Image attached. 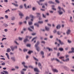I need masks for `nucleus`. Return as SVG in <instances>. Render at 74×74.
Here are the masks:
<instances>
[{
	"instance_id": "nucleus-21",
	"label": "nucleus",
	"mask_w": 74,
	"mask_h": 74,
	"mask_svg": "<svg viewBox=\"0 0 74 74\" xmlns=\"http://www.w3.org/2000/svg\"><path fill=\"white\" fill-rule=\"evenodd\" d=\"M38 23H39L40 24H42V23H43V21H38Z\"/></svg>"
},
{
	"instance_id": "nucleus-59",
	"label": "nucleus",
	"mask_w": 74,
	"mask_h": 74,
	"mask_svg": "<svg viewBox=\"0 0 74 74\" xmlns=\"http://www.w3.org/2000/svg\"><path fill=\"white\" fill-rule=\"evenodd\" d=\"M4 19V18L3 17H0V20H1V19Z\"/></svg>"
},
{
	"instance_id": "nucleus-42",
	"label": "nucleus",
	"mask_w": 74,
	"mask_h": 74,
	"mask_svg": "<svg viewBox=\"0 0 74 74\" xmlns=\"http://www.w3.org/2000/svg\"><path fill=\"white\" fill-rule=\"evenodd\" d=\"M42 16H43V18H46V16H45V15H44V14H42Z\"/></svg>"
},
{
	"instance_id": "nucleus-25",
	"label": "nucleus",
	"mask_w": 74,
	"mask_h": 74,
	"mask_svg": "<svg viewBox=\"0 0 74 74\" xmlns=\"http://www.w3.org/2000/svg\"><path fill=\"white\" fill-rule=\"evenodd\" d=\"M45 28L46 30H47V31H49V28H48L47 27H45Z\"/></svg>"
},
{
	"instance_id": "nucleus-52",
	"label": "nucleus",
	"mask_w": 74,
	"mask_h": 74,
	"mask_svg": "<svg viewBox=\"0 0 74 74\" xmlns=\"http://www.w3.org/2000/svg\"><path fill=\"white\" fill-rule=\"evenodd\" d=\"M6 39H7V38H3L2 39L1 41H3V40H6Z\"/></svg>"
},
{
	"instance_id": "nucleus-35",
	"label": "nucleus",
	"mask_w": 74,
	"mask_h": 74,
	"mask_svg": "<svg viewBox=\"0 0 74 74\" xmlns=\"http://www.w3.org/2000/svg\"><path fill=\"white\" fill-rule=\"evenodd\" d=\"M8 11H9V12H10V10L9 9H8V10H6L5 11V13H7V12H8Z\"/></svg>"
},
{
	"instance_id": "nucleus-49",
	"label": "nucleus",
	"mask_w": 74,
	"mask_h": 74,
	"mask_svg": "<svg viewBox=\"0 0 74 74\" xmlns=\"http://www.w3.org/2000/svg\"><path fill=\"white\" fill-rule=\"evenodd\" d=\"M30 27H31V28L32 29H34V26H30Z\"/></svg>"
},
{
	"instance_id": "nucleus-1",
	"label": "nucleus",
	"mask_w": 74,
	"mask_h": 74,
	"mask_svg": "<svg viewBox=\"0 0 74 74\" xmlns=\"http://www.w3.org/2000/svg\"><path fill=\"white\" fill-rule=\"evenodd\" d=\"M57 9L59 10L58 11V13L60 15H62L63 14V12L61 11V10H62L64 12H65V11L64 10V9L63 8H62L60 6H58Z\"/></svg>"
},
{
	"instance_id": "nucleus-50",
	"label": "nucleus",
	"mask_w": 74,
	"mask_h": 74,
	"mask_svg": "<svg viewBox=\"0 0 74 74\" xmlns=\"http://www.w3.org/2000/svg\"><path fill=\"white\" fill-rule=\"evenodd\" d=\"M23 51L24 52H26V51H27V49H23Z\"/></svg>"
},
{
	"instance_id": "nucleus-60",
	"label": "nucleus",
	"mask_w": 74,
	"mask_h": 74,
	"mask_svg": "<svg viewBox=\"0 0 74 74\" xmlns=\"http://www.w3.org/2000/svg\"><path fill=\"white\" fill-rule=\"evenodd\" d=\"M68 42L69 43H71V41L70 40H68Z\"/></svg>"
},
{
	"instance_id": "nucleus-61",
	"label": "nucleus",
	"mask_w": 74,
	"mask_h": 74,
	"mask_svg": "<svg viewBox=\"0 0 74 74\" xmlns=\"http://www.w3.org/2000/svg\"><path fill=\"white\" fill-rule=\"evenodd\" d=\"M41 42L42 43H43V44H45V42L44 41H42Z\"/></svg>"
},
{
	"instance_id": "nucleus-51",
	"label": "nucleus",
	"mask_w": 74,
	"mask_h": 74,
	"mask_svg": "<svg viewBox=\"0 0 74 74\" xmlns=\"http://www.w3.org/2000/svg\"><path fill=\"white\" fill-rule=\"evenodd\" d=\"M29 68H32V69H33V67L32 66L30 65L28 66Z\"/></svg>"
},
{
	"instance_id": "nucleus-3",
	"label": "nucleus",
	"mask_w": 74,
	"mask_h": 74,
	"mask_svg": "<svg viewBox=\"0 0 74 74\" xmlns=\"http://www.w3.org/2000/svg\"><path fill=\"white\" fill-rule=\"evenodd\" d=\"M10 48L11 49L12 51H14L15 49H17V48H18V47L17 46H16L14 47L11 46L10 47Z\"/></svg>"
},
{
	"instance_id": "nucleus-37",
	"label": "nucleus",
	"mask_w": 74,
	"mask_h": 74,
	"mask_svg": "<svg viewBox=\"0 0 74 74\" xmlns=\"http://www.w3.org/2000/svg\"><path fill=\"white\" fill-rule=\"evenodd\" d=\"M40 53L42 55H44V51H41Z\"/></svg>"
},
{
	"instance_id": "nucleus-19",
	"label": "nucleus",
	"mask_w": 74,
	"mask_h": 74,
	"mask_svg": "<svg viewBox=\"0 0 74 74\" xmlns=\"http://www.w3.org/2000/svg\"><path fill=\"white\" fill-rule=\"evenodd\" d=\"M31 27H28V30H29V31H30V32H33V30H32V29H31Z\"/></svg>"
},
{
	"instance_id": "nucleus-13",
	"label": "nucleus",
	"mask_w": 74,
	"mask_h": 74,
	"mask_svg": "<svg viewBox=\"0 0 74 74\" xmlns=\"http://www.w3.org/2000/svg\"><path fill=\"white\" fill-rule=\"evenodd\" d=\"M34 71H36V72H38L39 71L38 70V69L37 68H34Z\"/></svg>"
},
{
	"instance_id": "nucleus-10",
	"label": "nucleus",
	"mask_w": 74,
	"mask_h": 74,
	"mask_svg": "<svg viewBox=\"0 0 74 74\" xmlns=\"http://www.w3.org/2000/svg\"><path fill=\"white\" fill-rule=\"evenodd\" d=\"M11 49L10 48H8L6 50V52H7L8 53H9V52H11Z\"/></svg>"
},
{
	"instance_id": "nucleus-36",
	"label": "nucleus",
	"mask_w": 74,
	"mask_h": 74,
	"mask_svg": "<svg viewBox=\"0 0 74 74\" xmlns=\"http://www.w3.org/2000/svg\"><path fill=\"white\" fill-rule=\"evenodd\" d=\"M65 56L66 58H69V55H66Z\"/></svg>"
},
{
	"instance_id": "nucleus-16",
	"label": "nucleus",
	"mask_w": 74,
	"mask_h": 74,
	"mask_svg": "<svg viewBox=\"0 0 74 74\" xmlns=\"http://www.w3.org/2000/svg\"><path fill=\"white\" fill-rule=\"evenodd\" d=\"M38 66H39V67H40V69H41V68H42L41 64V63H40V62H39L38 64Z\"/></svg>"
},
{
	"instance_id": "nucleus-58",
	"label": "nucleus",
	"mask_w": 74,
	"mask_h": 74,
	"mask_svg": "<svg viewBox=\"0 0 74 74\" xmlns=\"http://www.w3.org/2000/svg\"><path fill=\"white\" fill-rule=\"evenodd\" d=\"M19 7L20 8H23V6L22 5H21L19 6Z\"/></svg>"
},
{
	"instance_id": "nucleus-14",
	"label": "nucleus",
	"mask_w": 74,
	"mask_h": 74,
	"mask_svg": "<svg viewBox=\"0 0 74 74\" xmlns=\"http://www.w3.org/2000/svg\"><path fill=\"white\" fill-rule=\"evenodd\" d=\"M72 19H73V17H72V16H71L70 18V21L72 23H73V20H72Z\"/></svg>"
},
{
	"instance_id": "nucleus-54",
	"label": "nucleus",
	"mask_w": 74,
	"mask_h": 74,
	"mask_svg": "<svg viewBox=\"0 0 74 74\" xmlns=\"http://www.w3.org/2000/svg\"><path fill=\"white\" fill-rule=\"evenodd\" d=\"M5 64V62H3L1 64L2 65V66H4Z\"/></svg>"
},
{
	"instance_id": "nucleus-11",
	"label": "nucleus",
	"mask_w": 74,
	"mask_h": 74,
	"mask_svg": "<svg viewBox=\"0 0 74 74\" xmlns=\"http://www.w3.org/2000/svg\"><path fill=\"white\" fill-rule=\"evenodd\" d=\"M34 25V26H36L38 27H39V25L38 23H35Z\"/></svg>"
},
{
	"instance_id": "nucleus-64",
	"label": "nucleus",
	"mask_w": 74,
	"mask_h": 74,
	"mask_svg": "<svg viewBox=\"0 0 74 74\" xmlns=\"http://www.w3.org/2000/svg\"><path fill=\"white\" fill-rule=\"evenodd\" d=\"M8 26V25L7 24H5L4 25V26H5V27H7Z\"/></svg>"
},
{
	"instance_id": "nucleus-23",
	"label": "nucleus",
	"mask_w": 74,
	"mask_h": 74,
	"mask_svg": "<svg viewBox=\"0 0 74 74\" xmlns=\"http://www.w3.org/2000/svg\"><path fill=\"white\" fill-rule=\"evenodd\" d=\"M28 24L29 25H33V23L32 22H28Z\"/></svg>"
},
{
	"instance_id": "nucleus-56",
	"label": "nucleus",
	"mask_w": 74,
	"mask_h": 74,
	"mask_svg": "<svg viewBox=\"0 0 74 74\" xmlns=\"http://www.w3.org/2000/svg\"><path fill=\"white\" fill-rule=\"evenodd\" d=\"M5 17L6 19H8V16L6 15L5 16Z\"/></svg>"
},
{
	"instance_id": "nucleus-47",
	"label": "nucleus",
	"mask_w": 74,
	"mask_h": 74,
	"mask_svg": "<svg viewBox=\"0 0 74 74\" xmlns=\"http://www.w3.org/2000/svg\"><path fill=\"white\" fill-rule=\"evenodd\" d=\"M15 69H19V66H15Z\"/></svg>"
},
{
	"instance_id": "nucleus-39",
	"label": "nucleus",
	"mask_w": 74,
	"mask_h": 74,
	"mask_svg": "<svg viewBox=\"0 0 74 74\" xmlns=\"http://www.w3.org/2000/svg\"><path fill=\"white\" fill-rule=\"evenodd\" d=\"M57 34H58V35H60V34H61V33H60V32L59 31H58L57 32Z\"/></svg>"
},
{
	"instance_id": "nucleus-44",
	"label": "nucleus",
	"mask_w": 74,
	"mask_h": 74,
	"mask_svg": "<svg viewBox=\"0 0 74 74\" xmlns=\"http://www.w3.org/2000/svg\"><path fill=\"white\" fill-rule=\"evenodd\" d=\"M51 61H53V60H55V58H51Z\"/></svg>"
},
{
	"instance_id": "nucleus-4",
	"label": "nucleus",
	"mask_w": 74,
	"mask_h": 74,
	"mask_svg": "<svg viewBox=\"0 0 74 74\" xmlns=\"http://www.w3.org/2000/svg\"><path fill=\"white\" fill-rule=\"evenodd\" d=\"M72 51H70L68 53H74V48L72 47L71 49Z\"/></svg>"
},
{
	"instance_id": "nucleus-12",
	"label": "nucleus",
	"mask_w": 74,
	"mask_h": 74,
	"mask_svg": "<svg viewBox=\"0 0 74 74\" xmlns=\"http://www.w3.org/2000/svg\"><path fill=\"white\" fill-rule=\"evenodd\" d=\"M48 3L49 4H55V3L52 1H50L48 2Z\"/></svg>"
},
{
	"instance_id": "nucleus-34",
	"label": "nucleus",
	"mask_w": 74,
	"mask_h": 74,
	"mask_svg": "<svg viewBox=\"0 0 74 74\" xmlns=\"http://www.w3.org/2000/svg\"><path fill=\"white\" fill-rule=\"evenodd\" d=\"M13 5H15V6L16 7H18V5L17 4L13 3Z\"/></svg>"
},
{
	"instance_id": "nucleus-41",
	"label": "nucleus",
	"mask_w": 74,
	"mask_h": 74,
	"mask_svg": "<svg viewBox=\"0 0 74 74\" xmlns=\"http://www.w3.org/2000/svg\"><path fill=\"white\" fill-rule=\"evenodd\" d=\"M32 52H33V51H29L28 52V53L29 54H31V53H32Z\"/></svg>"
},
{
	"instance_id": "nucleus-33",
	"label": "nucleus",
	"mask_w": 74,
	"mask_h": 74,
	"mask_svg": "<svg viewBox=\"0 0 74 74\" xmlns=\"http://www.w3.org/2000/svg\"><path fill=\"white\" fill-rule=\"evenodd\" d=\"M19 15L20 16H23V14L21 12L19 13Z\"/></svg>"
},
{
	"instance_id": "nucleus-40",
	"label": "nucleus",
	"mask_w": 74,
	"mask_h": 74,
	"mask_svg": "<svg viewBox=\"0 0 74 74\" xmlns=\"http://www.w3.org/2000/svg\"><path fill=\"white\" fill-rule=\"evenodd\" d=\"M21 74H25V72L23 71H21Z\"/></svg>"
},
{
	"instance_id": "nucleus-38",
	"label": "nucleus",
	"mask_w": 74,
	"mask_h": 74,
	"mask_svg": "<svg viewBox=\"0 0 74 74\" xmlns=\"http://www.w3.org/2000/svg\"><path fill=\"white\" fill-rule=\"evenodd\" d=\"M22 64H23V66H24L25 65L26 63H25V62H23L22 63Z\"/></svg>"
},
{
	"instance_id": "nucleus-24",
	"label": "nucleus",
	"mask_w": 74,
	"mask_h": 74,
	"mask_svg": "<svg viewBox=\"0 0 74 74\" xmlns=\"http://www.w3.org/2000/svg\"><path fill=\"white\" fill-rule=\"evenodd\" d=\"M5 55L6 56H7V58H8V59H10V58L9 57V55H8V53H6Z\"/></svg>"
},
{
	"instance_id": "nucleus-43",
	"label": "nucleus",
	"mask_w": 74,
	"mask_h": 74,
	"mask_svg": "<svg viewBox=\"0 0 74 74\" xmlns=\"http://www.w3.org/2000/svg\"><path fill=\"white\" fill-rule=\"evenodd\" d=\"M33 58L35 60H37V61H38V60L37 58H36L34 57H33Z\"/></svg>"
},
{
	"instance_id": "nucleus-9",
	"label": "nucleus",
	"mask_w": 74,
	"mask_h": 74,
	"mask_svg": "<svg viewBox=\"0 0 74 74\" xmlns=\"http://www.w3.org/2000/svg\"><path fill=\"white\" fill-rule=\"evenodd\" d=\"M61 27V26L60 25H58L56 26V28L57 29H60Z\"/></svg>"
},
{
	"instance_id": "nucleus-57",
	"label": "nucleus",
	"mask_w": 74,
	"mask_h": 74,
	"mask_svg": "<svg viewBox=\"0 0 74 74\" xmlns=\"http://www.w3.org/2000/svg\"><path fill=\"white\" fill-rule=\"evenodd\" d=\"M16 10V8L12 9V11H15Z\"/></svg>"
},
{
	"instance_id": "nucleus-48",
	"label": "nucleus",
	"mask_w": 74,
	"mask_h": 74,
	"mask_svg": "<svg viewBox=\"0 0 74 74\" xmlns=\"http://www.w3.org/2000/svg\"><path fill=\"white\" fill-rule=\"evenodd\" d=\"M30 19V17L27 16L26 18V20H27V19Z\"/></svg>"
},
{
	"instance_id": "nucleus-2",
	"label": "nucleus",
	"mask_w": 74,
	"mask_h": 74,
	"mask_svg": "<svg viewBox=\"0 0 74 74\" xmlns=\"http://www.w3.org/2000/svg\"><path fill=\"white\" fill-rule=\"evenodd\" d=\"M45 0H39V1H37V2L40 5H42V3H41V2H43Z\"/></svg>"
},
{
	"instance_id": "nucleus-7",
	"label": "nucleus",
	"mask_w": 74,
	"mask_h": 74,
	"mask_svg": "<svg viewBox=\"0 0 74 74\" xmlns=\"http://www.w3.org/2000/svg\"><path fill=\"white\" fill-rule=\"evenodd\" d=\"M52 70L53 72L56 73H58V71L56 69H53Z\"/></svg>"
},
{
	"instance_id": "nucleus-32",
	"label": "nucleus",
	"mask_w": 74,
	"mask_h": 74,
	"mask_svg": "<svg viewBox=\"0 0 74 74\" xmlns=\"http://www.w3.org/2000/svg\"><path fill=\"white\" fill-rule=\"evenodd\" d=\"M37 37L34 38H33V39L32 40V41H33L34 40H36V39H37Z\"/></svg>"
},
{
	"instance_id": "nucleus-27",
	"label": "nucleus",
	"mask_w": 74,
	"mask_h": 74,
	"mask_svg": "<svg viewBox=\"0 0 74 74\" xmlns=\"http://www.w3.org/2000/svg\"><path fill=\"white\" fill-rule=\"evenodd\" d=\"M55 1L58 4H59L60 3V2L59 1V0H55Z\"/></svg>"
},
{
	"instance_id": "nucleus-53",
	"label": "nucleus",
	"mask_w": 74,
	"mask_h": 74,
	"mask_svg": "<svg viewBox=\"0 0 74 74\" xmlns=\"http://www.w3.org/2000/svg\"><path fill=\"white\" fill-rule=\"evenodd\" d=\"M30 18H34V16H32V15H30Z\"/></svg>"
},
{
	"instance_id": "nucleus-17",
	"label": "nucleus",
	"mask_w": 74,
	"mask_h": 74,
	"mask_svg": "<svg viewBox=\"0 0 74 74\" xmlns=\"http://www.w3.org/2000/svg\"><path fill=\"white\" fill-rule=\"evenodd\" d=\"M3 72L5 73V74H9V73L8 71H3Z\"/></svg>"
},
{
	"instance_id": "nucleus-18",
	"label": "nucleus",
	"mask_w": 74,
	"mask_h": 74,
	"mask_svg": "<svg viewBox=\"0 0 74 74\" xmlns=\"http://www.w3.org/2000/svg\"><path fill=\"white\" fill-rule=\"evenodd\" d=\"M47 49H48L49 51H52V49H50L49 47H47Z\"/></svg>"
},
{
	"instance_id": "nucleus-29",
	"label": "nucleus",
	"mask_w": 74,
	"mask_h": 74,
	"mask_svg": "<svg viewBox=\"0 0 74 74\" xmlns=\"http://www.w3.org/2000/svg\"><path fill=\"white\" fill-rule=\"evenodd\" d=\"M59 50L60 51H63V50H64L63 48H59Z\"/></svg>"
},
{
	"instance_id": "nucleus-30",
	"label": "nucleus",
	"mask_w": 74,
	"mask_h": 74,
	"mask_svg": "<svg viewBox=\"0 0 74 74\" xmlns=\"http://www.w3.org/2000/svg\"><path fill=\"white\" fill-rule=\"evenodd\" d=\"M24 6L25 8V9H27V7L26 4V3L24 4Z\"/></svg>"
},
{
	"instance_id": "nucleus-5",
	"label": "nucleus",
	"mask_w": 74,
	"mask_h": 74,
	"mask_svg": "<svg viewBox=\"0 0 74 74\" xmlns=\"http://www.w3.org/2000/svg\"><path fill=\"white\" fill-rule=\"evenodd\" d=\"M71 29H68L66 32V34H67V35H69V34L70 33H71Z\"/></svg>"
},
{
	"instance_id": "nucleus-6",
	"label": "nucleus",
	"mask_w": 74,
	"mask_h": 74,
	"mask_svg": "<svg viewBox=\"0 0 74 74\" xmlns=\"http://www.w3.org/2000/svg\"><path fill=\"white\" fill-rule=\"evenodd\" d=\"M39 44H40V41H37L36 44L35 45V47H36L37 46H38Z\"/></svg>"
},
{
	"instance_id": "nucleus-22",
	"label": "nucleus",
	"mask_w": 74,
	"mask_h": 74,
	"mask_svg": "<svg viewBox=\"0 0 74 74\" xmlns=\"http://www.w3.org/2000/svg\"><path fill=\"white\" fill-rule=\"evenodd\" d=\"M11 59H12V60L14 62H15V58L14 57H11Z\"/></svg>"
},
{
	"instance_id": "nucleus-28",
	"label": "nucleus",
	"mask_w": 74,
	"mask_h": 74,
	"mask_svg": "<svg viewBox=\"0 0 74 74\" xmlns=\"http://www.w3.org/2000/svg\"><path fill=\"white\" fill-rule=\"evenodd\" d=\"M36 14L37 15V17H39L40 16V14L38 13H36Z\"/></svg>"
},
{
	"instance_id": "nucleus-26",
	"label": "nucleus",
	"mask_w": 74,
	"mask_h": 74,
	"mask_svg": "<svg viewBox=\"0 0 74 74\" xmlns=\"http://www.w3.org/2000/svg\"><path fill=\"white\" fill-rule=\"evenodd\" d=\"M15 19V17H13L11 18L12 21H14Z\"/></svg>"
},
{
	"instance_id": "nucleus-45",
	"label": "nucleus",
	"mask_w": 74,
	"mask_h": 74,
	"mask_svg": "<svg viewBox=\"0 0 74 74\" xmlns=\"http://www.w3.org/2000/svg\"><path fill=\"white\" fill-rule=\"evenodd\" d=\"M59 59H63L64 58V56H61L59 58Z\"/></svg>"
},
{
	"instance_id": "nucleus-20",
	"label": "nucleus",
	"mask_w": 74,
	"mask_h": 74,
	"mask_svg": "<svg viewBox=\"0 0 74 74\" xmlns=\"http://www.w3.org/2000/svg\"><path fill=\"white\" fill-rule=\"evenodd\" d=\"M55 60H56V62H60V60L57 58H55Z\"/></svg>"
},
{
	"instance_id": "nucleus-8",
	"label": "nucleus",
	"mask_w": 74,
	"mask_h": 74,
	"mask_svg": "<svg viewBox=\"0 0 74 74\" xmlns=\"http://www.w3.org/2000/svg\"><path fill=\"white\" fill-rule=\"evenodd\" d=\"M36 48V49L37 51H38V52H39L40 51V47L38 46H36V47H35Z\"/></svg>"
},
{
	"instance_id": "nucleus-63",
	"label": "nucleus",
	"mask_w": 74,
	"mask_h": 74,
	"mask_svg": "<svg viewBox=\"0 0 74 74\" xmlns=\"http://www.w3.org/2000/svg\"><path fill=\"white\" fill-rule=\"evenodd\" d=\"M27 46L28 47H30V45L29 44H28L27 45Z\"/></svg>"
},
{
	"instance_id": "nucleus-31",
	"label": "nucleus",
	"mask_w": 74,
	"mask_h": 74,
	"mask_svg": "<svg viewBox=\"0 0 74 74\" xmlns=\"http://www.w3.org/2000/svg\"><path fill=\"white\" fill-rule=\"evenodd\" d=\"M70 60V59L69 58H67L65 60V62H69Z\"/></svg>"
},
{
	"instance_id": "nucleus-46",
	"label": "nucleus",
	"mask_w": 74,
	"mask_h": 74,
	"mask_svg": "<svg viewBox=\"0 0 74 74\" xmlns=\"http://www.w3.org/2000/svg\"><path fill=\"white\" fill-rule=\"evenodd\" d=\"M29 38V36H26L25 37V39H28V38Z\"/></svg>"
},
{
	"instance_id": "nucleus-15",
	"label": "nucleus",
	"mask_w": 74,
	"mask_h": 74,
	"mask_svg": "<svg viewBox=\"0 0 74 74\" xmlns=\"http://www.w3.org/2000/svg\"><path fill=\"white\" fill-rule=\"evenodd\" d=\"M27 41H29V40H28V39H25L23 40V42H26Z\"/></svg>"
},
{
	"instance_id": "nucleus-55",
	"label": "nucleus",
	"mask_w": 74,
	"mask_h": 74,
	"mask_svg": "<svg viewBox=\"0 0 74 74\" xmlns=\"http://www.w3.org/2000/svg\"><path fill=\"white\" fill-rule=\"evenodd\" d=\"M18 39L19 40H20L21 41V40H22V38H21V37H19L18 38Z\"/></svg>"
},
{
	"instance_id": "nucleus-62",
	"label": "nucleus",
	"mask_w": 74,
	"mask_h": 74,
	"mask_svg": "<svg viewBox=\"0 0 74 74\" xmlns=\"http://www.w3.org/2000/svg\"><path fill=\"white\" fill-rule=\"evenodd\" d=\"M53 32L54 33H56V29L54 30L53 31Z\"/></svg>"
}]
</instances>
